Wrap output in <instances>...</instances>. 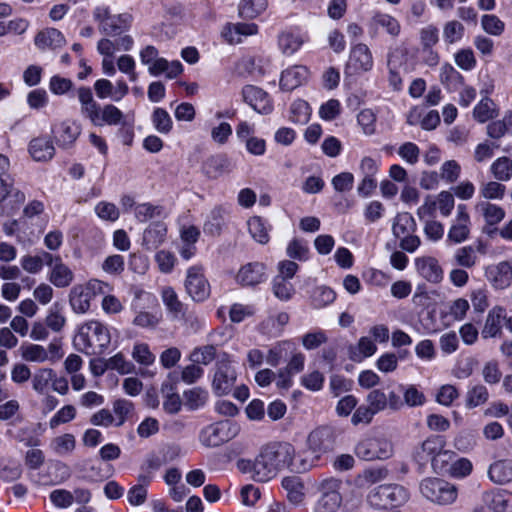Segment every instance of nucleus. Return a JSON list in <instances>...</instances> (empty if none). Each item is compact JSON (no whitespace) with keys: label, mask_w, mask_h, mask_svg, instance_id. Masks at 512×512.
<instances>
[{"label":"nucleus","mask_w":512,"mask_h":512,"mask_svg":"<svg viewBox=\"0 0 512 512\" xmlns=\"http://www.w3.org/2000/svg\"><path fill=\"white\" fill-rule=\"evenodd\" d=\"M313 465L314 461L296 458L295 448L286 442L268 444L253 461L241 460L238 462V468L242 472L250 473L251 478L259 482H267L273 479L285 468L296 472H304Z\"/></svg>","instance_id":"nucleus-1"},{"label":"nucleus","mask_w":512,"mask_h":512,"mask_svg":"<svg viewBox=\"0 0 512 512\" xmlns=\"http://www.w3.org/2000/svg\"><path fill=\"white\" fill-rule=\"evenodd\" d=\"M111 342L109 329L97 320H90L79 326L74 337V345L78 350L90 353H101Z\"/></svg>","instance_id":"nucleus-2"},{"label":"nucleus","mask_w":512,"mask_h":512,"mask_svg":"<svg viewBox=\"0 0 512 512\" xmlns=\"http://www.w3.org/2000/svg\"><path fill=\"white\" fill-rule=\"evenodd\" d=\"M111 290L112 287L108 283L98 279H90L84 284L75 285L70 290V306L73 312L77 314H84L90 309L93 298Z\"/></svg>","instance_id":"nucleus-3"},{"label":"nucleus","mask_w":512,"mask_h":512,"mask_svg":"<svg viewBox=\"0 0 512 512\" xmlns=\"http://www.w3.org/2000/svg\"><path fill=\"white\" fill-rule=\"evenodd\" d=\"M417 224L408 212L398 213L392 223V233L399 240L401 249L414 253L420 246L421 240L415 234Z\"/></svg>","instance_id":"nucleus-4"},{"label":"nucleus","mask_w":512,"mask_h":512,"mask_svg":"<svg viewBox=\"0 0 512 512\" xmlns=\"http://www.w3.org/2000/svg\"><path fill=\"white\" fill-rule=\"evenodd\" d=\"M134 46V40L130 35H123L115 40L102 38L97 43V51L102 56V72L113 77L116 74L114 55L118 51H130Z\"/></svg>","instance_id":"nucleus-5"},{"label":"nucleus","mask_w":512,"mask_h":512,"mask_svg":"<svg viewBox=\"0 0 512 512\" xmlns=\"http://www.w3.org/2000/svg\"><path fill=\"white\" fill-rule=\"evenodd\" d=\"M409 499L408 491L401 485H380L368 495L369 504L377 509L401 506Z\"/></svg>","instance_id":"nucleus-6"},{"label":"nucleus","mask_w":512,"mask_h":512,"mask_svg":"<svg viewBox=\"0 0 512 512\" xmlns=\"http://www.w3.org/2000/svg\"><path fill=\"white\" fill-rule=\"evenodd\" d=\"M421 494L431 502L439 505H448L457 498L456 487L439 478H427L420 484Z\"/></svg>","instance_id":"nucleus-7"},{"label":"nucleus","mask_w":512,"mask_h":512,"mask_svg":"<svg viewBox=\"0 0 512 512\" xmlns=\"http://www.w3.org/2000/svg\"><path fill=\"white\" fill-rule=\"evenodd\" d=\"M239 432L237 424L230 420L206 426L200 433V442L206 447H217L234 438Z\"/></svg>","instance_id":"nucleus-8"},{"label":"nucleus","mask_w":512,"mask_h":512,"mask_svg":"<svg viewBox=\"0 0 512 512\" xmlns=\"http://www.w3.org/2000/svg\"><path fill=\"white\" fill-rule=\"evenodd\" d=\"M356 455L364 460H384L393 454V445L385 437H368L360 441L355 447Z\"/></svg>","instance_id":"nucleus-9"},{"label":"nucleus","mask_w":512,"mask_h":512,"mask_svg":"<svg viewBox=\"0 0 512 512\" xmlns=\"http://www.w3.org/2000/svg\"><path fill=\"white\" fill-rule=\"evenodd\" d=\"M341 481L336 478H327L320 482L321 497L315 505L314 512H337L342 503L339 492Z\"/></svg>","instance_id":"nucleus-10"},{"label":"nucleus","mask_w":512,"mask_h":512,"mask_svg":"<svg viewBox=\"0 0 512 512\" xmlns=\"http://www.w3.org/2000/svg\"><path fill=\"white\" fill-rule=\"evenodd\" d=\"M184 285L186 292L194 301H204L210 295V284L200 265H193L187 269Z\"/></svg>","instance_id":"nucleus-11"},{"label":"nucleus","mask_w":512,"mask_h":512,"mask_svg":"<svg viewBox=\"0 0 512 512\" xmlns=\"http://www.w3.org/2000/svg\"><path fill=\"white\" fill-rule=\"evenodd\" d=\"M374 61L369 47L364 43L351 46L345 72L350 75L362 74L373 68Z\"/></svg>","instance_id":"nucleus-12"},{"label":"nucleus","mask_w":512,"mask_h":512,"mask_svg":"<svg viewBox=\"0 0 512 512\" xmlns=\"http://www.w3.org/2000/svg\"><path fill=\"white\" fill-rule=\"evenodd\" d=\"M237 379L235 367L229 359L221 360L216 364L212 379V389L216 395H227L232 390Z\"/></svg>","instance_id":"nucleus-13"},{"label":"nucleus","mask_w":512,"mask_h":512,"mask_svg":"<svg viewBox=\"0 0 512 512\" xmlns=\"http://www.w3.org/2000/svg\"><path fill=\"white\" fill-rule=\"evenodd\" d=\"M484 275L491 287L495 290H505L512 284V262L503 260L488 265Z\"/></svg>","instance_id":"nucleus-14"},{"label":"nucleus","mask_w":512,"mask_h":512,"mask_svg":"<svg viewBox=\"0 0 512 512\" xmlns=\"http://www.w3.org/2000/svg\"><path fill=\"white\" fill-rule=\"evenodd\" d=\"M46 264L50 267L48 280L57 288H66L74 280L73 271L62 261L59 256L44 252Z\"/></svg>","instance_id":"nucleus-15"},{"label":"nucleus","mask_w":512,"mask_h":512,"mask_svg":"<svg viewBox=\"0 0 512 512\" xmlns=\"http://www.w3.org/2000/svg\"><path fill=\"white\" fill-rule=\"evenodd\" d=\"M51 133L56 145L61 149L71 148L81 134L80 125L71 120L55 123L51 127Z\"/></svg>","instance_id":"nucleus-16"},{"label":"nucleus","mask_w":512,"mask_h":512,"mask_svg":"<svg viewBox=\"0 0 512 512\" xmlns=\"http://www.w3.org/2000/svg\"><path fill=\"white\" fill-rule=\"evenodd\" d=\"M243 100L257 113L268 115L274 106L269 94L259 87L246 85L242 89Z\"/></svg>","instance_id":"nucleus-17"},{"label":"nucleus","mask_w":512,"mask_h":512,"mask_svg":"<svg viewBox=\"0 0 512 512\" xmlns=\"http://www.w3.org/2000/svg\"><path fill=\"white\" fill-rule=\"evenodd\" d=\"M414 267L418 276L431 284H439L444 279V270L433 256L416 257Z\"/></svg>","instance_id":"nucleus-18"},{"label":"nucleus","mask_w":512,"mask_h":512,"mask_svg":"<svg viewBox=\"0 0 512 512\" xmlns=\"http://www.w3.org/2000/svg\"><path fill=\"white\" fill-rule=\"evenodd\" d=\"M470 233V216L465 204L457 206L456 216L453 224L449 228L447 241L459 244L466 241Z\"/></svg>","instance_id":"nucleus-19"},{"label":"nucleus","mask_w":512,"mask_h":512,"mask_svg":"<svg viewBox=\"0 0 512 512\" xmlns=\"http://www.w3.org/2000/svg\"><path fill=\"white\" fill-rule=\"evenodd\" d=\"M266 279V266L261 262H249L242 265L235 277L236 282L244 287L256 286Z\"/></svg>","instance_id":"nucleus-20"},{"label":"nucleus","mask_w":512,"mask_h":512,"mask_svg":"<svg viewBox=\"0 0 512 512\" xmlns=\"http://www.w3.org/2000/svg\"><path fill=\"white\" fill-rule=\"evenodd\" d=\"M455 200L454 195L449 191H441L436 200L431 197H427L424 203L418 208L417 214L419 217L430 215L433 211L438 208L441 215L447 217L451 214L454 208Z\"/></svg>","instance_id":"nucleus-21"},{"label":"nucleus","mask_w":512,"mask_h":512,"mask_svg":"<svg viewBox=\"0 0 512 512\" xmlns=\"http://www.w3.org/2000/svg\"><path fill=\"white\" fill-rule=\"evenodd\" d=\"M333 443L334 435L329 427H318L307 438V447L315 455V459L329 451Z\"/></svg>","instance_id":"nucleus-22"},{"label":"nucleus","mask_w":512,"mask_h":512,"mask_svg":"<svg viewBox=\"0 0 512 512\" xmlns=\"http://www.w3.org/2000/svg\"><path fill=\"white\" fill-rule=\"evenodd\" d=\"M257 33L258 26L255 23H226L221 30V37L226 43L235 45Z\"/></svg>","instance_id":"nucleus-23"},{"label":"nucleus","mask_w":512,"mask_h":512,"mask_svg":"<svg viewBox=\"0 0 512 512\" xmlns=\"http://www.w3.org/2000/svg\"><path fill=\"white\" fill-rule=\"evenodd\" d=\"M28 152L36 162H49L54 158L56 149L47 135H40L30 140Z\"/></svg>","instance_id":"nucleus-24"},{"label":"nucleus","mask_w":512,"mask_h":512,"mask_svg":"<svg viewBox=\"0 0 512 512\" xmlns=\"http://www.w3.org/2000/svg\"><path fill=\"white\" fill-rule=\"evenodd\" d=\"M308 69L303 65H293L281 73L279 86L282 91H292L307 82Z\"/></svg>","instance_id":"nucleus-25"},{"label":"nucleus","mask_w":512,"mask_h":512,"mask_svg":"<svg viewBox=\"0 0 512 512\" xmlns=\"http://www.w3.org/2000/svg\"><path fill=\"white\" fill-rule=\"evenodd\" d=\"M34 44L41 51L55 50L63 47L66 44V39L60 30L47 27L35 35Z\"/></svg>","instance_id":"nucleus-26"},{"label":"nucleus","mask_w":512,"mask_h":512,"mask_svg":"<svg viewBox=\"0 0 512 512\" xmlns=\"http://www.w3.org/2000/svg\"><path fill=\"white\" fill-rule=\"evenodd\" d=\"M505 314V308L500 305H496L489 310L481 332L483 338H495L502 333V323L505 320Z\"/></svg>","instance_id":"nucleus-27"},{"label":"nucleus","mask_w":512,"mask_h":512,"mask_svg":"<svg viewBox=\"0 0 512 512\" xmlns=\"http://www.w3.org/2000/svg\"><path fill=\"white\" fill-rule=\"evenodd\" d=\"M202 172L209 179H218L224 174L232 172L230 160L225 156H210L202 164Z\"/></svg>","instance_id":"nucleus-28"},{"label":"nucleus","mask_w":512,"mask_h":512,"mask_svg":"<svg viewBox=\"0 0 512 512\" xmlns=\"http://www.w3.org/2000/svg\"><path fill=\"white\" fill-rule=\"evenodd\" d=\"M377 351L376 343L369 336H362L356 344L348 347V357L354 362H362L373 356Z\"/></svg>","instance_id":"nucleus-29"},{"label":"nucleus","mask_w":512,"mask_h":512,"mask_svg":"<svg viewBox=\"0 0 512 512\" xmlns=\"http://www.w3.org/2000/svg\"><path fill=\"white\" fill-rule=\"evenodd\" d=\"M474 209L482 215L485 222L490 226L497 225L505 217L504 209L496 204L490 203L489 201L477 202Z\"/></svg>","instance_id":"nucleus-30"},{"label":"nucleus","mask_w":512,"mask_h":512,"mask_svg":"<svg viewBox=\"0 0 512 512\" xmlns=\"http://www.w3.org/2000/svg\"><path fill=\"white\" fill-rule=\"evenodd\" d=\"M131 308L135 312V317L132 323L137 327L153 330L157 328L162 320V314L160 311L149 312L139 310L135 301L131 303Z\"/></svg>","instance_id":"nucleus-31"},{"label":"nucleus","mask_w":512,"mask_h":512,"mask_svg":"<svg viewBox=\"0 0 512 512\" xmlns=\"http://www.w3.org/2000/svg\"><path fill=\"white\" fill-rule=\"evenodd\" d=\"M444 447L445 440L441 436L429 437L422 443L420 450L416 452V458L420 462L427 460L432 462L433 458H435Z\"/></svg>","instance_id":"nucleus-32"},{"label":"nucleus","mask_w":512,"mask_h":512,"mask_svg":"<svg viewBox=\"0 0 512 512\" xmlns=\"http://www.w3.org/2000/svg\"><path fill=\"white\" fill-rule=\"evenodd\" d=\"M19 351L21 358L26 362L44 363L50 359L46 347L39 344L24 342L20 346Z\"/></svg>","instance_id":"nucleus-33"},{"label":"nucleus","mask_w":512,"mask_h":512,"mask_svg":"<svg viewBox=\"0 0 512 512\" xmlns=\"http://www.w3.org/2000/svg\"><path fill=\"white\" fill-rule=\"evenodd\" d=\"M281 485L286 491L287 499L293 504H300L305 497L304 485L297 476H286Z\"/></svg>","instance_id":"nucleus-34"},{"label":"nucleus","mask_w":512,"mask_h":512,"mask_svg":"<svg viewBox=\"0 0 512 512\" xmlns=\"http://www.w3.org/2000/svg\"><path fill=\"white\" fill-rule=\"evenodd\" d=\"M304 42L305 37L301 33L294 31L282 32L278 38L279 48L286 55L294 54L301 48Z\"/></svg>","instance_id":"nucleus-35"},{"label":"nucleus","mask_w":512,"mask_h":512,"mask_svg":"<svg viewBox=\"0 0 512 512\" xmlns=\"http://www.w3.org/2000/svg\"><path fill=\"white\" fill-rule=\"evenodd\" d=\"M247 228L250 236L259 244H267L270 236V226L267 222L259 217H250L247 221Z\"/></svg>","instance_id":"nucleus-36"},{"label":"nucleus","mask_w":512,"mask_h":512,"mask_svg":"<svg viewBox=\"0 0 512 512\" xmlns=\"http://www.w3.org/2000/svg\"><path fill=\"white\" fill-rule=\"evenodd\" d=\"M289 322V315L286 312H279L266 318L260 324V331L269 336H279L283 328Z\"/></svg>","instance_id":"nucleus-37"},{"label":"nucleus","mask_w":512,"mask_h":512,"mask_svg":"<svg viewBox=\"0 0 512 512\" xmlns=\"http://www.w3.org/2000/svg\"><path fill=\"white\" fill-rule=\"evenodd\" d=\"M489 479L496 484H505L512 480V464L506 460L493 462L488 469Z\"/></svg>","instance_id":"nucleus-38"},{"label":"nucleus","mask_w":512,"mask_h":512,"mask_svg":"<svg viewBox=\"0 0 512 512\" xmlns=\"http://www.w3.org/2000/svg\"><path fill=\"white\" fill-rule=\"evenodd\" d=\"M161 299L167 312L173 319H177L183 315L184 306L172 287L166 286L161 289Z\"/></svg>","instance_id":"nucleus-39"},{"label":"nucleus","mask_w":512,"mask_h":512,"mask_svg":"<svg viewBox=\"0 0 512 512\" xmlns=\"http://www.w3.org/2000/svg\"><path fill=\"white\" fill-rule=\"evenodd\" d=\"M49 448L56 455H70L76 448V438L71 433L61 434L51 440Z\"/></svg>","instance_id":"nucleus-40"},{"label":"nucleus","mask_w":512,"mask_h":512,"mask_svg":"<svg viewBox=\"0 0 512 512\" xmlns=\"http://www.w3.org/2000/svg\"><path fill=\"white\" fill-rule=\"evenodd\" d=\"M296 344L291 340H283L273 345L266 356V362L275 367L277 366L289 352H294Z\"/></svg>","instance_id":"nucleus-41"},{"label":"nucleus","mask_w":512,"mask_h":512,"mask_svg":"<svg viewBox=\"0 0 512 512\" xmlns=\"http://www.w3.org/2000/svg\"><path fill=\"white\" fill-rule=\"evenodd\" d=\"M45 325L53 332L59 333L66 325L64 307L59 302H55L47 311Z\"/></svg>","instance_id":"nucleus-42"},{"label":"nucleus","mask_w":512,"mask_h":512,"mask_svg":"<svg viewBox=\"0 0 512 512\" xmlns=\"http://www.w3.org/2000/svg\"><path fill=\"white\" fill-rule=\"evenodd\" d=\"M226 211L221 206L214 207L210 213L208 214L204 225L203 230L205 233L210 234L212 236L219 235L222 227L224 225V217Z\"/></svg>","instance_id":"nucleus-43"},{"label":"nucleus","mask_w":512,"mask_h":512,"mask_svg":"<svg viewBox=\"0 0 512 512\" xmlns=\"http://www.w3.org/2000/svg\"><path fill=\"white\" fill-rule=\"evenodd\" d=\"M54 380V370L51 368H39L32 375L31 384L37 394H46Z\"/></svg>","instance_id":"nucleus-44"},{"label":"nucleus","mask_w":512,"mask_h":512,"mask_svg":"<svg viewBox=\"0 0 512 512\" xmlns=\"http://www.w3.org/2000/svg\"><path fill=\"white\" fill-rule=\"evenodd\" d=\"M166 226L162 223H153L145 231L143 242L147 249L156 248L160 245L166 236Z\"/></svg>","instance_id":"nucleus-45"},{"label":"nucleus","mask_w":512,"mask_h":512,"mask_svg":"<svg viewBox=\"0 0 512 512\" xmlns=\"http://www.w3.org/2000/svg\"><path fill=\"white\" fill-rule=\"evenodd\" d=\"M496 115V104L488 97L482 98L473 109V117L479 123H485Z\"/></svg>","instance_id":"nucleus-46"},{"label":"nucleus","mask_w":512,"mask_h":512,"mask_svg":"<svg viewBox=\"0 0 512 512\" xmlns=\"http://www.w3.org/2000/svg\"><path fill=\"white\" fill-rule=\"evenodd\" d=\"M488 399V389L482 384H477L467 390L465 396V405L469 409L476 408L485 404Z\"/></svg>","instance_id":"nucleus-47"},{"label":"nucleus","mask_w":512,"mask_h":512,"mask_svg":"<svg viewBox=\"0 0 512 512\" xmlns=\"http://www.w3.org/2000/svg\"><path fill=\"white\" fill-rule=\"evenodd\" d=\"M267 6V0H240L238 11L241 17L253 19L263 13Z\"/></svg>","instance_id":"nucleus-48"},{"label":"nucleus","mask_w":512,"mask_h":512,"mask_svg":"<svg viewBox=\"0 0 512 512\" xmlns=\"http://www.w3.org/2000/svg\"><path fill=\"white\" fill-rule=\"evenodd\" d=\"M493 177L498 181H508L512 177V160L502 156L493 161L490 166Z\"/></svg>","instance_id":"nucleus-49"},{"label":"nucleus","mask_w":512,"mask_h":512,"mask_svg":"<svg viewBox=\"0 0 512 512\" xmlns=\"http://www.w3.org/2000/svg\"><path fill=\"white\" fill-rule=\"evenodd\" d=\"M161 392L164 396L163 408L166 412L175 414L181 408L180 396L175 392V388L170 383H164L161 388Z\"/></svg>","instance_id":"nucleus-50"},{"label":"nucleus","mask_w":512,"mask_h":512,"mask_svg":"<svg viewBox=\"0 0 512 512\" xmlns=\"http://www.w3.org/2000/svg\"><path fill=\"white\" fill-rule=\"evenodd\" d=\"M133 16L130 13H120L112 15L104 33L115 35L124 30H128L132 24Z\"/></svg>","instance_id":"nucleus-51"},{"label":"nucleus","mask_w":512,"mask_h":512,"mask_svg":"<svg viewBox=\"0 0 512 512\" xmlns=\"http://www.w3.org/2000/svg\"><path fill=\"white\" fill-rule=\"evenodd\" d=\"M311 116L309 104L301 99L295 100L290 108V120L296 124H306Z\"/></svg>","instance_id":"nucleus-52"},{"label":"nucleus","mask_w":512,"mask_h":512,"mask_svg":"<svg viewBox=\"0 0 512 512\" xmlns=\"http://www.w3.org/2000/svg\"><path fill=\"white\" fill-rule=\"evenodd\" d=\"M464 33V25L457 20H450L443 26V40L447 44H455L461 41Z\"/></svg>","instance_id":"nucleus-53"},{"label":"nucleus","mask_w":512,"mask_h":512,"mask_svg":"<svg viewBox=\"0 0 512 512\" xmlns=\"http://www.w3.org/2000/svg\"><path fill=\"white\" fill-rule=\"evenodd\" d=\"M506 192L505 185L498 181H489L481 184L479 194L484 199L488 200H502Z\"/></svg>","instance_id":"nucleus-54"},{"label":"nucleus","mask_w":512,"mask_h":512,"mask_svg":"<svg viewBox=\"0 0 512 512\" xmlns=\"http://www.w3.org/2000/svg\"><path fill=\"white\" fill-rule=\"evenodd\" d=\"M372 23L377 28L385 29L391 36H398L401 30L398 20L389 14H376L372 18Z\"/></svg>","instance_id":"nucleus-55"},{"label":"nucleus","mask_w":512,"mask_h":512,"mask_svg":"<svg viewBox=\"0 0 512 512\" xmlns=\"http://www.w3.org/2000/svg\"><path fill=\"white\" fill-rule=\"evenodd\" d=\"M151 120L154 129L161 134H168L172 130V118L169 113L162 108H156L153 111Z\"/></svg>","instance_id":"nucleus-56"},{"label":"nucleus","mask_w":512,"mask_h":512,"mask_svg":"<svg viewBox=\"0 0 512 512\" xmlns=\"http://www.w3.org/2000/svg\"><path fill=\"white\" fill-rule=\"evenodd\" d=\"M132 358L141 366L149 367L155 362V355L150 350L148 344L143 342H137L134 344L132 353Z\"/></svg>","instance_id":"nucleus-57"},{"label":"nucleus","mask_w":512,"mask_h":512,"mask_svg":"<svg viewBox=\"0 0 512 512\" xmlns=\"http://www.w3.org/2000/svg\"><path fill=\"white\" fill-rule=\"evenodd\" d=\"M26 196L24 192L17 188H13L3 204H0V213L5 215H11L18 210L21 205L25 202Z\"/></svg>","instance_id":"nucleus-58"},{"label":"nucleus","mask_w":512,"mask_h":512,"mask_svg":"<svg viewBox=\"0 0 512 512\" xmlns=\"http://www.w3.org/2000/svg\"><path fill=\"white\" fill-rule=\"evenodd\" d=\"M272 291L275 297L281 301L290 300L295 293L293 284L289 282V279H283V277H274Z\"/></svg>","instance_id":"nucleus-59"},{"label":"nucleus","mask_w":512,"mask_h":512,"mask_svg":"<svg viewBox=\"0 0 512 512\" xmlns=\"http://www.w3.org/2000/svg\"><path fill=\"white\" fill-rule=\"evenodd\" d=\"M447 309V316L456 322H460L466 318L470 303L467 299L459 297L449 302Z\"/></svg>","instance_id":"nucleus-60"},{"label":"nucleus","mask_w":512,"mask_h":512,"mask_svg":"<svg viewBox=\"0 0 512 512\" xmlns=\"http://www.w3.org/2000/svg\"><path fill=\"white\" fill-rule=\"evenodd\" d=\"M208 400V392L200 387H194L184 392L185 405L196 410L205 405Z\"/></svg>","instance_id":"nucleus-61"},{"label":"nucleus","mask_w":512,"mask_h":512,"mask_svg":"<svg viewBox=\"0 0 512 512\" xmlns=\"http://www.w3.org/2000/svg\"><path fill=\"white\" fill-rule=\"evenodd\" d=\"M469 298L475 313H484L490 305L489 292L486 288L480 287L471 290L469 293Z\"/></svg>","instance_id":"nucleus-62"},{"label":"nucleus","mask_w":512,"mask_h":512,"mask_svg":"<svg viewBox=\"0 0 512 512\" xmlns=\"http://www.w3.org/2000/svg\"><path fill=\"white\" fill-rule=\"evenodd\" d=\"M472 471L473 464L468 458L455 457L447 474L452 478L462 479L468 477Z\"/></svg>","instance_id":"nucleus-63"},{"label":"nucleus","mask_w":512,"mask_h":512,"mask_svg":"<svg viewBox=\"0 0 512 512\" xmlns=\"http://www.w3.org/2000/svg\"><path fill=\"white\" fill-rule=\"evenodd\" d=\"M462 79V75L451 64L445 63L441 66L439 80L446 88H455Z\"/></svg>","instance_id":"nucleus-64"}]
</instances>
